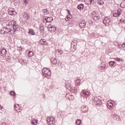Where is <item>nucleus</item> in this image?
I'll use <instances>...</instances> for the list:
<instances>
[{"mask_svg": "<svg viewBox=\"0 0 125 125\" xmlns=\"http://www.w3.org/2000/svg\"><path fill=\"white\" fill-rule=\"evenodd\" d=\"M107 106L108 108H112L113 107V104L110 103V102H108L107 104Z\"/></svg>", "mask_w": 125, "mask_h": 125, "instance_id": "25", "label": "nucleus"}, {"mask_svg": "<svg viewBox=\"0 0 125 125\" xmlns=\"http://www.w3.org/2000/svg\"><path fill=\"white\" fill-rule=\"evenodd\" d=\"M97 3L100 5H102V4H104V1L103 0H97Z\"/></svg>", "mask_w": 125, "mask_h": 125, "instance_id": "20", "label": "nucleus"}, {"mask_svg": "<svg viewBox=\"0 0 125 125\" xmlns=\"http://www.w3.org/2000/svg\"><path fill=\"white\" fill-rule=\"evenodd\" d=\"M32 56H34V53L32 51H29L28 52V57H32Z\"/></svg>", "mask_w": 125, "mask_h": 125, "instance_id": "28", "label": "nucleus"}, {"mask_svg": "<svg viewBox=\"0 0 125 125\" xmlns=\"http://www.w3.org/2000/svg\"><path fill=\"white\" fill-rule=\"evenodd\" d=\"M80 83H81V80L77 79L75 82L76 85L78 86V85H80Z\"/></svg>", "mask_w": 125, "mask_h": 125, "instance_id": "24", "label": "nucleus"}, {"mask_svg": "<svg viewBox=\"0 0 125 125\" xmlns=\"http://www.w3.org/2000/svg\"><path fill=\"white\" fill-rule=\"evenodd\" d=\"M55 53L57 55H61V54H63V52L62 51H59V50H56Z\"/></svg>", "mask_w": 125, "mask_h": 125, "instance_id": "18", "label": "nucleus"}, {"mask_svg": "<svg viewBox=\"0 0 125 125\" xmlns=\"http://www.w3.org/2000/svg\"><path fill=\"white\" fill-rule=\"evenodd\" d=\"M15 109L16 111H17V106H16V105H15Z\"/></svg>", "mask_w": 125, "mask_h": 125, "instance_id": "48", "label": "nucleus"}, {"mask_svg": "<svg viewBox=\"0 0 125 125\" xmlns=\"http://www.w3.org/2000/svg\"><path fill=\"white\" fill-rule=\"evenodd\" d=\"M43 12L45 14H48V13H49L48 11H47V9H43Z\"/></svg>", "mask_w": 125, "mask_h": 125, "instance_id": "30", "label": "nucleus"}, {"mask_svg": "<svg viewBox=\"0 0 125 125\" xmlns=\"http://www.w3.org/2000/svg\"><path fill=\"white\" fill-rule=\"evenodd\" d=\"M20 48L21 49H20V50H22V47H20Z\"/></svg>", "mask_w": 125, "mask_h": 125, "instance_id": "51", "label": "nucleus"}, {"mask_svg": "<svg viewBox=\"0 0 125 125\" xmlns=\"http://www.w3.org/2000/svg\"><path fill=\"white\" fill-rule=\"evenodd\" d=\"M77 8L78 9H80V10H82L83 8V4H80L77 6Z\"/></svg>", "mask_w": 125, "mask_h": 125, "instance_id": "23", "label": "nucleus"}, {"mask_svg": "<svg viewBox=\"0 0 125 125\" xmlns=\"http://www.w3.org/2000/svg\"><path fill=\"white\" fill-rule=\"evenodd\" d=\"M23 18L24 19H30V16H29V14H28V13H24V15H23Z\"/></svg>", "mask_w": 125, "mask_h": 125, "instance_id": "16", "label": "nucleus"}, {"mask_svg": "<svg viewBox=\"0 0 125 125\" xmlns=\"http://www.w3.org/2000/svg\"><path fill=\"white\" fill-rule=\"evenodd\" d=\"M40 30V32L41 33H42V32H43V31H44V27H43L42 26H41Z\"/></svg>", "mask_w": 125, "mask_h": 125, "instance_id": "33", "label": "nucleus"}, {"mask_svg": "<svg viewBox=\"0 0 125 125\" xmlns=\"http://www.w3.org/2000/svg\"><path fill=\"white\" fill-rule=\"evenodd\" d=\"M94 101V104L96 105V106H97V105H100L101 104V101L98 99L97 97H95L93 99Z\"/></svg>", "mask_w": 125, "mask_h": 125, "instance_id": "7", "label": "nucleus"}, {"mask_svg": "<svg viewBox=\"0 0 125 125\" xmlns=\"http://www.w3.org/2000/svg\"><path fill=\"white\" fill-rule=\"evenodd\" d=\"M51 61L53 65H56L57 64V60L56 59L52 58Z\"/></svg>", "mask_w": 125, "mask_h": 125, "instance_id": "15", "label": "nucleus"}, {"mask_svg": "<svg viewBox=\"0 0 125 125\" xmlns=\"http://www.w3.org/2000/svg\"><path fill=\"white\" fill-rule=\"evenodd\" d=\"M82 93L85 95L86 96H88L89 95V92L88 91H84V90L82 91Z\"/></svg>", "mask_w": 125, "mask_h": 125, "instance_id": "22", "label": "nucleus"}, {"mask_svg": "<svg viewBox=\"0 0 125 125\" xmlns=\"http://www.w3.org/2000/svg\"><path fill=\"white\" fill-rule=\"evenodd\" d=\"M46 18H45L44 19H43V22H44V23H47V22H46Z\"/></svg>", "mask_w": 125, "mask_h": 125, "instance_id": "42", "label": "nucleus"}, {"mask_svg": "<svg viewBox=\"0 0 125 125\" xmlns=\"http://www.w3.org/2000/svg\"><path fill=\"white\" fill-rule=\"evenodd\" d=\"M18 107H19V104H18Z\"/></svg>", "mask_w": 125, "mask_h": 125, "instance_id": "54", "label": "nucleus"}, {"mask_svg": "<svg viewBox=\"0 0 125 125\" xmlns=\"http://www.w3.org/2000/svg\"><path fill=\"white\" fill-rule=\"evenodd\" d=\"M70 96H71V94H70V93H68L66 94L65 97H66V98H67V99H68L69 98V97H70Z\"/></svg>", "mask_w": 125, "mask_h": 125, "instance_id": "36", "label": "nucleus"}, {"mask_svg": "<svg viewBox=\"0 0 125 125\" xmlns=\"http://www.w3.org/2000/svg\"><path fill=\"white\" fill-rule=\"evenodd\" d=\"M7 59H10V57L9 56Z\"/></svg>", "mask_w": 125, "mask_h": 125, "instance_id": "52", "label": "nucleus"}, {"mask_svg": "<svg viewBox=\"0 0 125 125\" xmlns=\"http://www.w3.org/2000/svg\"><path fill=\"white\" fill-rule=\"evenodd\" d=\"M11 25H12V26H15V25H16V22H15V21H14V20L12 21H11Z\"/></svg>", "mask_w": 125, "mask_h": 125, "instance_id": "32", "label": "nucleus"}, {"mask_svg": "<svg viewBox=\"0 0 125 125\" xmlns=\"http://www.w3.org/2000/svg\"><path fill=\"white\" fill-rule=\"evenodd\" d=\"M121 12H122V10L119 9L117 11V13H115L113 14V16L114 17H118V16H119V15H121Z\"/></svg>", "mask_w": 125, "mask_h": 125, "instance_id": "10", "label": "nucleus"}, {"mask_svg": "<svg viewBox=\"0 0 125 125\" xmlns=\"http://www.w3.org/2000/svg\"><path fill=\"white\" fill-rule=\"evenodd\" d=\"M96 0H84V2L85 4H93L95 3Z\"/></svg>", "mask_w": 125, "mask_h": 125, "instance_id": "8", "label": "nucleus"}, {"mask_svg": "<svg viewBox=\"0 0 125 125\" xmlns=\"http://www.w3.org/2000/svg\"><path fill=\"white\" fill-rule=\"evenodd\" d=\"M109 64L110 66H113L114 65V64H115V62L110 61V62H109Z\"/></svg>", "mask_w": 125, "mask_h": 125, "instance_id": "35", "label": "nucleus"}, {"mask_svg": "<svg viewBox=\"0 0 125 125\" xmlns=\"http://www.w3.org/2000/svg\"><path fill=\"white\" fill-rule=\"evenodd\" d=\"M78 43V41L76 40H73L71 42V45L70 47V49L72 52H74L77 49V44Z\"/></svg>", "mask_w": 125, "mask_h": 125, "instance_id": "2", "label": "nucleus"}, {"mask_svg": "<svg viewBox=\"0 0 125 125\" xmlns=\"http://www.w3.org/2000/svg\"><path fill=\"white\" fill-rule=\"evenodd\" d=\"M113 118L114 120H117V121H120V116L118 115L114 114L113 115Z\"/></svg>", "mask_w": 125, "mask_h": 125, "instance_id": "19", "label": "nucleus"}, {"mask_svg": "<svg viewBox=\"0 0 125 125\" xmlns=\"http://www.w3.org/2000/svg\"><path fill=\"white\" fill-rule=\"evenodd\" d=\"M0 125H7L6 124V123H4V122H3V123H2L0 124Z\"/></svg>", "mask_w": 125, "mask_h": 125, "instance_id": "46", "label": "nucleus"}, {"mask_svg": "<svg viewBox=\"0 0 125 125\" xmlns=\"http://www.w3.org/2000/svg\"><path fill=\"white\" fill-rule=\"evenodd\" d=\"M42 73L47 79H49L50 78V75H51V72H50V70L48 68H44L42 70Z\"/></svg>", "mask_w": 125, "mask_h": 125, "instance_id": "1", "label": "nucleus"}, {"mask_svg": "<svg viewBox=\"0 0 125 125\" xmlns=\"http://www.w3.org/2000/svg\"><path fill=\"white\" fill-rule=\"evenodd\" d=\"M87 107H86V106H84V105H83L81 107V110L82 111V112H83V113H85L86 112H87Z\"/></svg>", "mask_w": 125, "mask_h": 125, "instance_id": "11", "label": "nucleus"}, {"mask_svg": "<svg viewBox=\"0 0 125 125\" xmlns=\"http://www.w3.org/2000/svg\"><path fill=\"white\" fill-rule=\"evenodd\" d=\"M13 29H17L18 28V25L15 24V25L13 26Z\"/></svg>", "mask_w": 125, "mask_h": 125, "instance_id": "41", "label": "nucleus"}, {"mask_svg": "<svg viewBox=\"0 0 125 125\" xmlns=\"http://www.w3.org/2000/svg\"><path fill=\"white\" fill-rule=\"evenodd\" d=\"M81 124H82V122H81V120L78 119L77 120H76L75 124L76 125H81Z\"/></svg>", "mask_w": 125, "mask_h": 125, "instance_id": "27", "label": "nucleus"}, {"mask_svg": "<svg viewBox=\"0 0 125 125\" xmlns=\"http://www.w3.org/2000/svg\"><path fill=\"white\" fill-rule=\"evenodd\" d=\"M28 34H30V35H32L34 36L35 35V31H34V30L32 29H30L29 30Z\"/></svg>", "mask_w": 125, "mask_h": 125, "instance_id": "21", "label": "nucleus"}, {"mask_svg": "<svg viewBox=\"0 0 125 125\" xmlns=\"http://www.w3.org/2000/svg\"><path fill=\"white\" fill-rule=\"evenodd\" d=\"M47 122L48 125H55V119L53 117H49L47 119Z\"/></svg>", "mask_w": 125, "mask_h": 125, "instance_id": "3", "label": "nucleus"}, {"mask_svg": "<svg viewBox=\"0 0 125 125\" xmlns=\"http://www.w3.org/2000/svg\"><path fill=\"white\" fill-rule=\"evenodd\" d=\"M85 25H86V23L84 20L81 21L79 23V26L81 27V28H84V27H85Z\"/></svg>", "mask_w": 125, "mask_h": 125, "instance_id": "9", "label": "nucleus"}, {"mask_svg": "<svg viewBox=\"0 0 125 125\" xmlns=\"http://www.w3.org/2000/svg\"><path fill=\"white\" fill-rule=\"evenodd\" d=\"M66 88L69 89V88H71V85H68V86H66Z\"/></svg>", "mask_w": 125, "mask_h": 125, "instance_id": "45", "label": "nucleus"}, {"mask_svg": "<svg viewBox=\"0 0 125 125\" xmlns=\"http://www.w3.org/2000/svg\"><path fill=\"white\" fill-rule=\"evenodd\" d=\"M79 0V1H80L81 0Z\"/></svg>", "mask_w": 125, "mask_h": 125, "instance_id": "55", "label": "nucleus"}, {"mask_svg": "<svg viewBox=\"0 0 125 125\" xmlns=\"http://www.w3.org/2000/svg\"><path fill=\"white\" fill-rule=\"evenodd\" d=\"M121 22L125 23V21L124 20H120Z\"/></svg>", "mask_w": 125, "mask_h": 125, "instance_id": "47", "label": "nucleus"}, {"mask_svg": "<svg viewBox=\"0 0 125 125\" xmlns=\"http://www.w3.org/2000/svg\"><path fill=\"white\" fill-rule=\"evenodd\" d=\"M8 13L9 15H14V16L17 14L16 12L15 11H9Z\"/></svg>", "mask_w": 125, "mask_h": 125, "instance_id": "17", "label": "nucleus"}, {"mask_svg": "<svg viewBox=\"0 0 125 125\" xmlns=\"http://www.w3.org/2000/svg\"><path fill=\"white\" fill-rule=\"evenodd\" d=\"M24 3L27 4L29 2V0H23Z\"/></svg>", "mask_w": 125, "mask_h": 125, "instance_id": "39", "label": "nucleus"}, {"mask_svg": "<svg viewBox=\"0 0 125 125\" xmlns=\"http://www.w3.org/2000/svg\"><path fill=\"white\" fill-rule=\"evenodd\" d=\"M70 19V17H67V18H65L66 21H69Z\"/></svg>", "mask_w": 125, "mask_h": 125, "instance_id": "43", "label": "nucleus"}, {"mask_svg": "<svg viewBox=\"0 0 125 125\" xmlns=\"http://www.w3.org/2000/svg\"><path fill=\"white\" fill-rule=\"evenodd\" d=\"M2 108H3L2 107V106L0 105V110H2Z\"/></svg>", "mask_w": 125, "mask_h": 125, "instance_id": "50", "label": "nucleus"}, {"mask_svg": "<svg viewBox=\"0 0 125 125\" xmlns=\"http://www.w3.org/2000/svg\"><path fill=\"white\" fill-rule=\"evenodd\" d=\"M68 99H69V100H74V96L70 95Z\"/></svg>", "mask_w": 125, "mask_h": 125, "instance_id": "31", "label": "nucleus"}, {"mask_svg": "<svg viewBox=\"0 0 125 125\" xmlns=\"http://www.w3.org/2000/svg\"><path fill=\"white\" fill-rule=\"evenodd\" d=\"M31 124H32V125H36L37 124H38V121L37 120L34 119L31 121Z\"/></svg>", "mask_w": 125, "mask_h": 125, "instance_id": "26", "label": "nucleus"}, {"mask_svg": "<svg viewBox=\"0 0 125 125\" xmlns=\"http://www.w3.org/2000/svg\"><path fill=\"white\" fill-rule=\"evenodd\" d=\"M43 44L42 45H44V46H46V45H47V42H46V41L45 40V41H44V42L42 43Z\"/></svg>", "mask_w": 125, "mask_h": 125, "instance_id": "37", "label": "nucleus"}, {"mask_svg": "<svg viewBox=\"0 0 125 125\" xmlns=\"http://www.w3.org/2000/svg\"><path fill=\"white\" fill-rule=\"evenodd\" d=\"M92 17L95 21H97V20L100 19V17L98 16V14H97L95 12H92Z\"/></svg>", "mask_w": 125, "mask_h": 125, "instance_id": "4", "label": "nucleus"}, {"mask_svg": "<svg viewBox=\"0 0 125 125\" xmlns=\"http://www.w3.org/2000/svg\"><path fill=\"white\" fill-rule=\"evenodd\" d=\"M115 60H116V61H118L119 62L121 61V59L119 58H115Z\"/></svg>", "mask_w": 125, "mask_h": 125, "instance_id": "40", "label": "nucleus"}, {"mask_svg": "<svg viewBox=\"0 0 125 125\" xmlns=\"http://www.w3.org/2000/svg\"><path fill=\"white\" fill-rule=\"evenodd\" d=\"M47 28L48 31L51 32V33H52V32H55V31H56V27H55V26H52L51 24H49Z\"/></svg>", "mask_w": 125, "mask_h": 125, "instance_id": "6", "label": "nucleus"}, {"mask_svg": "<svg viewBox=\"0 0 125 125\" xmlns=\"http://www.w3.org/2000/svg\"><path fill=\"white\" fill-rule=\"evenodd\" d=\"M45 41V40H40L39 43L40 44H41V45H42V43H43V42H44V41Z\"/></svg>", "mask_w": 125, "mask_h": 125, "instance_id": "34", "label": "nucleus"}, {"mask_svg": "<svg viewBox=\"0 0 125 125\" xmlns=\"http://www.w3.org/2000/svg\"><path fill=\"white\" fill-rule=\"evenodd\" d=\"M111 21L110 20V18L109 17H106L104 18V20H103V23L105 25V26H109L110 24V21Z\"/></svg>", "mask_w": 125, "mask_h": 125, "instance_id": "5", "label": "nucleus"}, {"mask_svg": "<svg viewBox=\"0 0 125 125\" xmlns=\"http://www.w3.org/2000/svg\"><path fill=\"white\" fill-rule=\"evenodd\" d=\"M0 34H1L2 35H4V34H5V32L4 31V27L2 28V29H1L0 31Z\"/></svg>", "mask_w": 125, "mask_h": 125, "instance_id": "29", "label": "nucleus"}, {"mask_svg": "<svg viewBox=\"0 0 125 125\" xmlns=\"http://www.w3.org/2000/svg\"><path fill=\"white\" fill-rule=\"evenodd\" d=\"M4 30L5 32V33L8 34V33H10L12 30L10 28H7V27H4Z\"/></svg>", "mask_w": 125, "mask_h": 125, "instance_id": "13", "label": "nucleus"}, {"mask_svg": "<svg viewBox=\"0 0 125 125\" xmlns=\"http://www.w3.org/2000/svg\"><path fill=\"white\" fill-rule=\"evenodd\" d=\"M66 10H67L68 13L69 14H70L71 13L70 12V11H69V10H68V9H67Z\"/></svg>", "mask_w": 125, "mask_h": 125, "instance_id": "49", "label": "nucleus"}, {"mask_svg": "<svg viewBox=\"0 0 125 125\" xmlns=\"http://www.w3.org/2000/svg\"><path fill=\"white\" fill-rule=\"evenodd\" d=\"M125 42H124L123 44H122V45H125Z\"/></svg>", "mask_w": 125, "mask_h": 125, "instance_id": "53", "label": "nucleus"}, {"mask_svg": "<svg viewBox=\"0 0 125 125\" xmlns=\"http://www.w3.org/2000/svg\"><path fill=\"white\" fill-rule=\"evenodd\" d=\"M101 68L102 69V70H104V69H105V68H106V66H101Z\"/></svg>", "mask_w": 125, "mask_h": 125, "instance_id": "44", "label": "nucleus"}, {"mask_svg": "<svg viewBox=\"0 0 125 125\" xmlns=\"http://www.w3.org/2000/svg\"><path fill=\"white\" fill-rule=\"evenodd\" d=\"M46 21L47 22H50L52 21V20H53V19L52 18V17H47L46 18Z\"/></svg>", "mask_w": 125, "mask_h": 125, "instance_id": "14", "label": "nucleus"}, {"mask_svg": "<svg viewBox=\"0 0 125 125\" xmlns=\"http://www.w3.org/2000/svg\"><path fill=\"white\" fill-rule=\"evenodd\" d=\"M10 94L11 95H12V96H15V92H14L13 91H11Z\"/></svg>", "mask_w": 125, "mask_h": 125, "instance_id": "38", "label": "nucleus"}, {"mask_svg": "<svg viewBox=\"0 0 125 125\" xmlns=\"http://www.w3.org/2000/svg\"><path fill=\"white\" fill-rule=\"evenodd\" d=\"M6 49L4 48H3L1 50V53L2 54V56H5L6 55Z\"/></svg>", "mask_w": 125, "mask_h": 125, "instance_id": "12", "label": "nucleus"}]
</instances>
